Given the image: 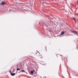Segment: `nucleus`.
<instances>
[{
    "instance_id": "9",
    "label": "nucleus",
    "mask_w": 78,
    "mask_h": 78,
    "mask_svg": "<svg viewBox=\"0 0 78 78\" xmlns=\"http://www.w3.org/2000/svg\"><path fill=\"white\" fill-rule=\"evenodd\" d=\"M73 20H75V21H76V20H75V19L73 18Z\"/></svg>"
},
{
    "instance_id": "13",
    "label": "nucleus",
    "mask_w": 78,
    "mask_h": 78,
    "mask_svg": "<svg viewBox=\"0 0 78 78\" xmlns=\"http://www.w3.org/2000/svg\"><path fill=\"white\" fill-rule=\"evenodd\" d=\"M57 5H58V3H57Z\"/></svg>"
},
{
    "instance_id": "2",
    "label": "nucleus",
    "mask_w": 78,
    "mask_h": 78,
    "mask_svg": "<svg viewBox=\"0 0 78 78\" xmlns=\"http://www.w3.org/2000/svg\"><path fill=\"white\" fill-rule=\"evenodd\" d=\"M11 75H12V76H14L15 75V73H11Z\"/></svg>"
},
{
    "instance_id": "11",
    "label": "nucleus",
    "mask_w": 78,
    "mask_h": 78,
    "mask_svg": "<svg viewBox=\"0 0 78 78\" xmlns=\"http://www.w3.org/2000/svg\"><path fill=\"white\" fill-rule=\"evenodd\" d=\"M33 72H35V70H33Z\"/></svg>"
},
{
    "instance_id": "7",
    "label": "nucleus",
    "mask_w": 78,
    "mask_h": 78,
    "mask_svg": "<svg viewBox=\"0 0 78 78\" xmlns=\"http://www.w3.org/2000/svg\"><path fill=\"white\" fill-rule=\"evenodd\" d=\"M31 73H32V74H33V71H31Z\"/></svg>"
},
{
    "instance_id": "6",
    "label": "nucleus",
    "mask_w": 78,
    "mask_h": 78,
    "mask_svg": "<svg viewBox=\"0 0 78 78\" xmlns=\"http://www.w3.org/2000/svg\"><path fill=\"white\" fill-rule=\"evenodd\" d=\"M21 72H23L25 73V71H24V70H21Z\"/></svg>"
},
{
    "instance_id": "12",
    "label": "nucleus",
    "mask_w": 78,
    "mask_h": 78,
    "mask_svg": "<svg viewBox=\"0 0 78 78\" xmlns=\"http://www.w3.org/2000/svg\"><path fill=\"white\" fill-rule=\"evenodd\" d=\"M76 35H77V36H78V34H76Z\"/></svg>"
},
{
    "instance_id": "10",
    "label": "nucleus",
    "mask_w": 78,
    "mask_h": 78,
    "mask_svg": "<svg viewBox=\"0 0 78 78\" xmlns=\"http://www.w3.org/2000/svg\"><path fill=\"white\" fill-rule=\"evenodd\" d=\"M49 32H51V31H52V30H49Z\"/></svg>"
},
{
    "instance_id": "8",
    "label": "nucleus",
    "mask_w": 78,
    "mask_h": 78,
    "mask_svg": "<svg viewBox=\"0 0 78 78\" xmlns=\"http://www.w3.org/2000/svg\"><path fill=\"white\" fill-rule=\"evenodd\" d=\"M17 70H20V69H19V68H17Z\"/></svg>"
},
{
    "instance_id": "1",
    "label": "nucleus",
    "mask_w": 78,
    "mask_h": 78,
    "mask_svg": "<svg viewBox=\"0 0 78 78\" xmlns=\"http://www.w3.org/2000/svg\"><path fill=\"white\" fill-rule=\"evenodd\" d=\"M1 5H5V3L4 2H2V3H0Z\"/></svg>"
},
{
    "instance_id": "3",
    "label": "nucleus",
    "mask_w": 78,
    "mask_h": 78,
    "mask_svg": "<svg viewBox=\"0 0 78 78\" xmlns=\"http://www.w3.org/2000/svg\"><path fill=\"white\" fill-rule=\"evenodd\" d=\"M73 32V33H76V34H78V33L75 31H72Z\"/></svg>"
},
{
    "instance_id": "5",
    "label": "nucleus",
    "mask_w": 78,
    "mask_h": 78,
    "mask_svg": "<svg viewBox=\"0 0 78 78\" xmlns=\"http://www.w3.org/2000/svg\"><path fill=\"white\" fill-rule=\"evenodd\" d=\"M35 78H38V76H35Z\"/></svg>"
},
{
    "instance_id": "4",
    "label": "nucleus",
    "mask_w": 78,
    "mask_h": 78,
    "mask_svg": "<svg viewBox=\"0 0 78 78\" xmlns=\"http://www.w3.org/2000/svg\"><path fill=\"white\" fill-rule=\"evenodd\" d=\"M65 33V32H62L61 33V34L62 35H63Z\"/></svg>"
}]
</instances>
